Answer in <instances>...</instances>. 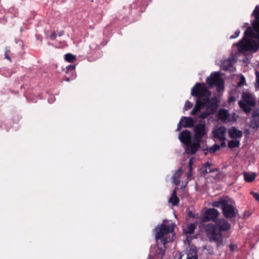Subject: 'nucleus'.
Here are the masks:
<instances>
[{
	"mask_svg": "<svg viewBox=\"0 0 259 259\" xmlns=\"http://www.w3.org/2000/svg\"><path fill=\"white\" fill-rule=\"evenodd\" d=\"M244 178H252L250 176L249 174L247 172H244L243 173Z\"/></svg>",
	"mask_w": 259,
	"mask_h": 259,
	"instance_id": "4c0bfd02",
	"label": "nucleus"
},
{
	"mask_svg": "<svg viewBox=\"0 0 259 259\" xmlns=\"http://www.w3.org/2000/svg\"><path fill=\"white\" fill-rule=\"evenodd\" d=\"M182 255L179 253L176 254L174 257V259H182ZM187 259H198L197 252L195 249H190L187 254Z\"/></svg>",
	"mask_w": 259,
	"mask_h": 259,
	"instance_id": "f3484780",
	"label": "nucleus"
},
{
	"mask_svg": "<svg viewBox=\"0 0 259 259\" xmlns=\"http://www.w3.org/2000/svg\"><path fill=\"white\" fill-rule=\"evenodd\" d=\"M65 59L69 63H73L76 60V56L71 54L68 53L65 56Z\"/></svg>",
	"mask_w": 259,
	"mask_h": 259,
	"instance_id": "5701e85b",
	"label": "nucleus"
},
{
	"mask_svg": "<svg viewBox=\"0 0 259 259\" xmlns=\"http://www.w3.org/2000/svg\"><path fill=\"white\" fill-rule=\"evenodd\" d=\"M193 106V104H192L191 102H190V101H189L188 100L186 101L185 103V105H184V110H189V109H190Z\"/></svg>",
	"mask_w": 259,
	"mask_h": 259,
	"instance_id": "a878e982",
	"label": "nucleus"
},
{
	"mask_svg": "<svg viewBox=\"0 0 259 259\" xmlns=\"http://www.w3.org/2000/svg\"><path fill=\"white\" fill-rule=\"evenodd\" d=\"M246 182L251 183L254 181L255 179H244Z\"/></svg>",
	"mask_w": 259,
	"mask_h": 259,
	"instance_id": "37998d69",
	"label": "nucleus"
},
{
	"mask_svg": "<svg viewBox=\"0 0 259 259\" xmlns=\"http://www.w3.org/2000/svg\"><path fill=\"white\" fill-rule=\"evenodd\" d=\"M63 31H61V32H60L59 33V35L60 36H61L63 35Z\"/></svg>",
	"mask_w": 259,
	"mask_h": 259,
	"instance_id": "8fccbe9b",
	"label": "nucleus"
},
{
	"mask_svg": "<svg viewBox=\"0 0 259 259\" xmlns=\"http://www.w3.org/2000/svg\"><path fill=\"white\" fill-rule=\"evenodd\" d=\"M219 103V101L216 97L209 98L207 104L203 106L205 108V111L201 112L198 118L204 119L207 118L209 115L214 114L218 110Z\"/></svg>",
	"mask_w": 259,
	"mask_h": 259,
	"instance_id": "423d86ee",
	"label": "nucleus"
},
{
	"mask_svg": "<svg viewBox=\"0 0 259 259\" xmlns=\"http://www.w3.org/2000/svg\"><path fill=\"white\" fill-rule=\"evenodd\" d=\"M230 227V224L225 219H218L215 224L208 223L205 226V234L210 242H215L217 247H219L223 244L222 232L227 231Z\"/></svg>",
	"mask_w": 259,
	"mask_h": 259,
	"instance_id": "f03ea898",
	"label": "nucleus"
},
{
	"mask_svg": "<svg viewBox=\"0 0 259 259\" xmlns=\"http://www.w3.org/2000/svg\"><path fill=\"white\" fill-rule=\"evenodd\" d=\"M201 142L200 141L193 139V142L191 141L190 143L186 144V152L188 154L194 155L200 148V143Z\"/></svg>",
	"mask_w": 259,
	"mask_h": 259,
	"instance_id": "9b49d317",
	"label": "nucleus"
},
{
	"mask_svg": "<svg viewBox=\"0 0 259 259\" xmlns=\"http://www.w3.org/2000/svg\"><path fill=\"white\" fill-rule=\"evenodd\" d=\"M10 52V49L7 47L6 48V52L5 54V58L9 60L10 61H12L11 57L9 56L8 53Z\"/></svg>",
	"mask_w": 259,
	"mask_h": 259,
	"instance_id": "c756f323",
	"label": "nucleus"
},
{
	"mask_svg": "<svg viewBox=\"0 0 259 259\" xmlns=\"http://www.w3.org/2000/svg\"><path fill=\"white\" fill-rule=\"evenodd\" d=\"M258 111L257 110H254L252 112V117L255 118L258 116Z\"/></svg>",
	"mask_w": 259,
	"mask_h": 259,
	"instance_id": "c9c22d12",
	"label": "nucleus"
},
{
	"mask_svg": "<svg viewBox=\"0 0 259 259\" xmlns=\"http://www.w3.org/2000/svg\"><path fill=\"white\" fill-rule=\"evenodd\" d=\"M191 96L196 97L195 105L191 112V115H195L199 112L203 106L209 101L211 93L205 87L204 83L197 82L192 88Z\"/></svg>",
	"mask_w": 259,
	"mask_h": 259,
	"instance_id": "7ed1b4c3",
	"label": "nucleus"
},
{
	"mask_svg": "<svg viewBox=\"0 0 259 259\" xmlns=\"http://www.w3.org/2000/svg\"><path fill=\"white\" fill-rule=\"evenodd\" d=\"M193 130L194 133V140L202 142V138L205 136L207 137V131L204 122L196 124L194 126Z\"/></svg>",
	"mask_w": 259,
	"mask_h": 259,
	"instance_id": "9d476101",
	"label": "nucleus"
},
{
	"mask_svg": "<svg viewBox=\"0 0 259 259\" xmlns=\"http://www.w3.org/2000/svg\"><path fill=\"white\" fill-rule=\"evenodd\" d=\"M220 149V146L219 144L215 143L211 147H206V148H202V150L204 152L205 155H206L208 153L213 154Z\"/></svg>",
	"mask_w": 259,
	"mask_h": 259,
	"instance_id": "dca6fc26",
	"label": "nucleus"
},
{
	"mask_svg": "<svg viewBox=\"0 0 259 259\" xmlns=\"http://www.w3.org/2000/svg\"><path fill=\"white\" fill-rule=\"evenodd\" d=\"M257 14H259V6L258 5L256 6L251 14V16L256 15Z\"/></svg>",
	"mask_w": 259,
	"mask_h": 259,
	"instance_id": "72a5a7b5",
	"label": "nucleus"
},
{
	"mask_svg": "<svg viewBox=\"0 0 259 259\" xmlns=\"http://www.w3.org/2000/svg\"><path fill=\"white\" fill-rule=\"evenodd\" d=\"M228 199L224 198H220L218 201H213L212 203V205L215 207H221L222 209L224 206V204L226 203Z\"/></svg>",
	"mask_w": 259,
	"mask_h": 259,
	"instance_id": "412c9836",
	"label": "nucleus"
},
{
	"mask_svg": "<svg viewBox=\"0 0 259 259\" xmlns=\"http://www.w3.org/2000/svg\"><path fill=\"white\" fill-rule=\"evenodd\" d=\"M256 176V173L255 172H253L252 175V176H251V178H255Z\"/></svg>",
	"mask_w": 259,
	"mask_h": 259,
	"instance_id": "49530a36",
	"label": "nucleus"
},
{
	"mask_svg": "<svg viewBox=\"0 0 259 259\" xmlns=\"http://www.w3.org/2000/svg\"><path fill=\"white\" fill-rule=\"evenodd\" d=\"M226 132V128L224 126H221L217 129L213 131V135L214 137L219 139L220 141H225L226 137L225 134Z\"/></svg>",
	"mask_w": 259,
	"mask_h": 259,
	"instance_id": "ddd939ff",
	"label": "nucleus"
},
{
	"mask_svg": "<svg viewBox=\"0 0 259 259\" xmlns=\"http://www.w3.org/2000/svg\"><path fill=\"white\" fill-rule=\"evenodd\" d=\"M236 101V98L235 97H233V96H230L229 97V99H228V102L231 103V102H235Z\"/></svg>",
	"mask_w": 259,
	"mask_h": 259,
	"instance_id": "e433bc0d",
	"label": "nucleus"
},
{
	"mask_svg": "<svg viewBox=\"0 0 259 259\" xmlns=\"http://www.w3.org/2000/svg\"><path fill=\"white\" fill-rule=\"evenodd\" d=\"M56 37V34L55 31H54L51 35L50 38L52 39H55Z\"/></svg>",
	"mask_w": 259,
	"mask_h": 259,
	"instance_id": "ea45409f",
	"label": "nucleus"
},
{
	"mask_svg": "<svg viewBox=\"0 0 259 259\" xmlns=\"http://www.w3.org/2000/svg\"><path fill=\"white\" fill-rule=\"evenodd\" d=\"M174 182L176 184H178L179 183V179H174Z\"/></svg>",
	"mask_w": 259,
	"mask_h": 259,
	"instance_id": "a18cd8bd",
	"label": "nucleus"
},
{
	"mask_svg": "<svg viewBox=\"0 0 259 259\" xmlns=\"http://www.w3.org/2000/svg\"><path fill=\"white\" fill-rule=\"evenodd\" d=\"M245 78L242 75L241 78L239 82H237V87H240L245 83Z\"/></svg>",
	"mask_w": 259,
	"mask_h": 259,
	"instance_id": "cd10ccee",
	"label": "nucleus"
},
{
	"mask_svg": "<svg viewBox=\"0 0 259 259\" xmlns=\"http://www.w3.org/2000/svg\"><path fill=\"white\" fill-rule=\"evenodd\" d=\"M250 126L252 128L257 130L259 127V121L256 120L255 119L251 120L250 123Z\"/></svg>",
	"mask_w": 259,
	"mask_h": 259,
	"instance_id": "b1692460",
	"label": "nucleus"
},
{
	"mask_svg": "<svg viewBox=\"0 0 259 259\" xmlns=\"http://www.w3.org/2000/svg\"><path fill=\"white\" fill-rule=\"evenodd\" d=\"M206 82L210 87H216L217 91L218 92L224 91V80L220 76L219 71H214L211 73L210 76L206 79Z\"/></svg>",
	"mask_w": 259,
	"mask_h": 259,
	"instance_id": "0eeeda50",
	"label": "nucleus"
},
{
	"mask_svg": "<svg viewBox=\"0 0 259 259\" xmlns=\"http://www.w3.org/2000/svg\"><path fill=\"white\" fill-rule=\"evenodd\" d=\"M179 139L185 145L190 143L191 141V132L188 130L183 131L179 135Z\"/></svg>",
	"mask_w": 259,
	"mask_h": 259,
	"instance_id": "f8f14e48",
	"label": "nucleus"
},
{
	"mask_svg": "<svg viewBox=\"0 0 259 259\" xmlns=\"http://www.w3.org/2000/svg\"><path fill=\"white\" fill-rule=\"evenodd\" d=\"M184 121L182 126L185 127L191 128L194 126V121L192 117L190 116H182L181 118Z\"/></svg>",
	"mask_w": 259,
	"mask_h": 259,
	"instance_id": "a211bd4d",
	"label": "nucleus"
},
{
	"mask_svg": "<svg viewBox=\"0 0 259 259\" xmlns=\"http://www.w3.org/2000/svg\"><path fill=\"white\" fill-rule=\"evenodd\" d=\"M222 142L221 143V144L219 145L220 146V147H225L226 146V143L224 141H222Z\"/></svg>",
	"mask_w": 259,
	"mask_h": 259,
	"instance_id": "a19ab883",
	"label": "nucleus"
},
{
	"mask_svg": "<svg viewBox=\"0 0 259 259\" xmlns=\"http://www.w3.org/2000/svg\"><path fill=\"white\" fill-rule=\"evenodd\" d=\"M184 122V120H183L182 119H180L179 123L178 124V125H177V128L176 129V131L178 132V131H180V130L181 129V128L182 127H183L182 126V124H183V122Z\"/></svg>",
	"mask_w": 259,
	"mask_h": 259,
	"instance_id": "7c9ffc66",
	"label": "nucleus"
},
{
	"mask_svg": "<svg viewBox=\"0 0 259 259\" xmlns=\"http://www.w3.org/2000/svg\"><path fill=\"white\" fill-rule=\"evenodd\" d=\"M233 58L229 57L228 59L224 60L221 62L220 67L223 70L233 71Z\"/></svg>",
	"mask_w": 259,
	"mask_h": 259,
	"instance_id": "4468645a",
	"label": "nucleus"
},
{
	"mask_svg": "<svg viewBox=\"0 0 259 259\" xmlns=\"http://www.w3.org/2000/svg\"><path fill=\"white\" fill-rule=\"evenodd\" d=\"M205 171L206 172H208L206 168L205 169Z\"/></svg>",
	"mask_w": 259,
	"mask_h": 259,
	"instance_id": "603ef678",
	"label": "nucleus"
},
{
	"mask_svg": "<svg viewBox=\"0 0 259 259\" xmlns=\"http://www.w3.org/2000/svg\"><path fill=\"white\" fill-rule=\"evenodd\" d=\"M220 212L215 208H208L205 210L200 219L202 222L212 221L215 222L219 216Z\"/></svg>",
	"mask_w": 259,
	"mask_h": 259,
	"instance_id": "1a4fd4ad",
	"label": "nucleus"
},
{
	"mask_svg": "<svg viewBox=\"0 0 259 259\" xmlns=\"http://www.w3.org/2000/svg\"><path fill=\"white\" fill-rule=\"evenodd\" d=\"M240 141L237 140H230L228 143V146L230 148H238L240 146Z\"/></svg>",
	"mask_w": 259,
	"mask_h": 259,
	"instance_id": "4be33fe9",
	"label": "nucleus"
},
{
	"mask_svg": "<svg viewBox=\"0 0 259 259\" xmlns=\"http://www.w3.org/2000/svg\"><path fill=\"white\" fill-rule=\"evenodd\" d=\"M187 184V182L186 183L185 185H184V187H185L186 186Z\"/></svg>",
	"mask_w": 259,
	"mask_h": 259,
	"instance_id": "864d4df0",
	"label": "nucleus"
},
{
	"mask_svg": "<svg viewBox=\"0 0 259 259\" xmlns=\"http://www.w3.org/2000/svg\"><path fill=\"white\" fill-rule=\"evenodd\" d=\"M188 214H189V216L190 217H192V218L196 217L195 214H193L192 212L191 211H190L189 212Z\"/></svg>",
	"mask_w": 259,
	"mask_h": 259,
	"instance_id": "c03bdc74",
	"label": "nucleus"
},
{
	"mask_svg": "<svg viewBox=\"0 0 259 259\" xmlns=\"http://www.w3.org/2000/svg\"><path fill=\"white\" fill-rule=\"evenodd\" d=\"M224 112L225 113V115H227V110H224Z\"/></svg>",
	"mask_w": 259,
	"mask_h": 259,
	"instance_id": "3c124183",
	"label": "nucleus"
},
{
	"mask_svg": "<svg viewBox=\"0 0 259 259\" xmlns=\"http://www.w3.org/2000/svg\"><path fill=\"white\" fill-rule=\"evenodd\" d=\"M196 224L195 223H190L186 225L185 229H184V232L186 234H193L195 229L196 228Z\"/></svg>",
	"mask_w": 259,
	"mask_h": 259,
	"instance_id": "aec40b11",
	"label": "nucleus"
},
{
	"mask_svg": "<svg viewBox=\"0 0 259 259\" xmlns=\"http://www.w3.org/2000/svg\"><path fill=\"white\" fill-rule=\"evenodd\" d=\"M183 169L182 167H180L177 171L173 174L171 178H180L182 175Z\"/></svg>",
	"mask_w": 259,
	"mask_h": 259,
	"instance_id": "393cba45",
	"label": "nucleus"
},
{
	"mask_svg": "<svg viewBox=\"0 0 259 259\" xmlns=\"http://www.w3.org/2000/svg\"><path fill=\"white\" fill-rule=\"evenodd\" d=\"M240 33V31L239 29L236 30L234 34L230 36V39H234L237 37L239 35Z\"/></svg>",
	"mask_w": 259,
	"mask_h": 259,
	"instance_id": "c85d7f7f",
	"label": "nucleus"
},
{
	"mask_svg": "<svg viewBox=\"0 0 259 259\" xmlns=\"http://www.w3.org/2000/svg\"><path fill=\"white\" fill-rule=\"evenodd\" d=\"M255 74L256 76L255 87L259 89V71L255 69Z\"/></svg>",
	"mask_w": 259,
	"mask_h": 259,
	"instance_id": "bb28decb",
	"label": "nucleus"
},
{
	"mask_svg": "<svg viewBox=\"0 0 259 259\" xmlns=\"http://www.w3.org/2000/svg\"><path fill=\"white\" fill-rule=\"evenodd\" d=\"M229 137L232 139H238L242 137V132L235 127H232L228 131Z\"/></svg>",
	"mask_w": 259,
	"mask_h": 259,
	"instance_id": "2eb2a0df",
	"label": "nucleus"
},
{
	"mask_svg": "<svg viewBox=\"0 0 259 259\" xmlns=\"http://www.w3.org/2000/svg\"><path fill=\"white\" fill-rule=\"evenodd\" d=\"M184 122V120H183L182 119H180L179 123L178 124V125H177V128L176 129V131L178 132V131H180V130L181 129V128L182 127H183L182 126V124H183V122Z\"/></svg>",
	"mask_w": 259,
	"mask_h": 259,
	"instance_id": "2f4dec72",
	"label": "nucleus"
},
{
	"mask_svg": "<svg viewBox=\"0 0 259 259\" xmlns=\"http://www.w3.org/2000/svg\"><path fill=\"white\" fill-rule=\"evenodd\" d=\"M229 248L232 252H233L237 249V246L235 244H230L229 245Z\"/></svg>",
	"mask_w": 259,
	"mask_h": 259,
	"instance_id": "f704fd0d",
	"label": "nucleus"
},
{
	"mask_svg": "<svg viewBox=\"0 0 259 259\" xmlns=\"http://www.w3.org/2000/svg\"><path fill=\"white\" fill-rule=\"evenodd\" d=\"M250 194L256 200L259 202V194L254 192H250Z\"/></svg>",
	"mask_w": 259,
	"mask_h": 259,
	"instance_id": "473e14b6",
	"label": "nucleus"
},
{
	"mask_svg": "<svg viewBox=\"0 0 259 259\" xmlns=\"http://www.w3.org/2000/svg\"><path fill=\"white\" fill-rule=\"evenodd\" d=\"M144 7L143 0H136L129 7H123L119 19L121 18L122 20L126 22H134L144 12Z\"/></svg>",
	"mask_w": 259,
	"mask_h": 259,
	"instance_id": "20e7f679",
	"label": "nucleus"
},
{
	"mask_svg": "<svg viewBox=\"0 0 259 259\" xmlns=\"http://www.w3.org/2000/svg\"><path fill=\"white\" fill-rule=\"evenodd\" d=\"M222 210L224 217L229 219H235L238 213V210L232 205L229 199L224 204Z\"/></svg>",
	"mask_w": 259,
	"mask_h": 259,
	"instance_id": "6e6552de",
	"label": "nucleus"
},
{
	"mask_svg": "<svg viewBox=\"0 0 259 259\" xmlns=\"http://www.w3.org/2000/svg\"><path fill=\"white\" fill-rule=\"evenodd\" d=\"M178 188L176 187L173 191L172 194L168 200L169 203H171L173 206H176L179 203L180 200L177 196V190Z\"/></svg>",
	"mask_w": 259,
	"mask_h": 259,
	"instance_id": "6ab92c4d",
	"label": "nucleus"
},
{
	"mask_svg": "<svg viewBox=\"0 0 259 259\" xmlns=\"http://www.w3.org/2000/svg\"><path fill=\"white\" fill-rule=\"evenodd\" d=\"M165 220L163 221V223ZM175 224L168 225L162 223L155 228L156 245L151 247L148 259H162L165 252V245L172 242L173 239L167 237V235L174 232Z\"/></svg>",
	"mask_w": 259,
	"mask_h": 259,
	"instance_id": "f257e3e1",
	"label": "nucleus"
},
{
	"mask_svg": "<svg viewBox=\"0 0 259 259\" xmlns=\"http://www.w3.org/2000/svg\"><path fill=\"white\" fill-rule=\"evenodd\" d=\"M248 26H249V24H248V23H247V22H245V23H244L243 24V26H242V27H243V28H244V27H246V28H247Z\"/></svg>",
	"mask_w": 259,
	"mask_h": 259,
	"instance_id": "79ce46f5",
	"label": "nucleus"
},
{
	"mask_svg": "<svg viewBox=\"0 0 259 259\" xmlns=\"http://www.w3.org/2000/svg\"><path fill=\"white\" fill-rule=\"evenodd\" d=\"M209 254H211V255H212V254H213L214 252H213V250H212V248L211 249V251H209Z\"/></svg>",
	"mask_w": 259,
	"mask_h": 259,
	"instance_id": "de8ad7c7",
	"label": "nucleus"
},
{
	"mask_svg": "<svg viewBox=\"0 0 259 259\" xmlns=\"http://www.w3.org/2000/svg\"><path fill=\"white\" fill-rule=\"evenodd\" d=\"M67 69L68 70H74L75 69V66L74 65H68L67 67H66Z\"/></svg>",
	"mask_w": 259,
	"mask_h": 259,
	"instance_id": "58836bf2",
	"label": "nucleus"
},
{
	"mask_svg": "<svg viewBox=\"0 0 259 259\" xmlns=\"http://www.w3.org/2000/svg\"><path fill=\"white\" fill-rule=\"evenodd\" d=\"M243 101H240L238 105L240 108L246 113H249L252 107L256 104V101L252 94L249 92H243L242 94Z\"/></svg>",
	"mask_w": 259,
	"mask_h": 259,
	"instance_id": "39448f33",
	"label": "nucleus"
},
{
	"mask_svg": "<svg viewBox=\"0 0 259 259\" xmlns=\"http://www.w3.org/2000/svg\"><path fill=\"white\" fill-rule=\"evenodd\" d=\"M190 161H191V160H190ZM189 166H190V170H191L192 169V165H191V161H190V162H189Z\"/></svg>",
	"mask_w": 259,
	"mask_h": 259,
	"instance_id": "09e8293b",
	"label": "nucleus"
}]
</instances>
